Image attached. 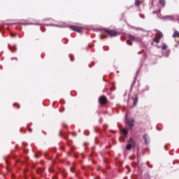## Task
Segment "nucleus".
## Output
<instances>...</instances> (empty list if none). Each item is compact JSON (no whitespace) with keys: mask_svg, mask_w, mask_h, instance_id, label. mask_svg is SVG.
Wrapping results in <instances>:
<instances>
[{"mask_svg":"<svg viewBox=\"0 0 179 179\" xmlns=\"http://www.w3.org/2000/svg\"><path fill=\"white\" fill-rule=\"evenodd\" d=\"M104 31L108 34L110 37H115L117 34V32L113 29H107L106 28L103 29Z\"/></svg>","mask_w":179,"mask_h":179,"instance_id":"1","label":"nucleus"},{"mask_svg":"<svg viewBox=\"0 0 179 179\" xmlns=\"http://www.w3.org/2000/svg\"><path fill=\"white\" fill-rule=\"evenodd\" d=\"M69 29H71V30H73L74 31H77V33H82V31H83V27H80L70 25Z\"/></svg>","mask_w":179,"mask_h":179,"instance_id":"2","label":"nucleus"},{"mask_svg":"<svg viewBox=\"0 0 179 179\" xmlns=\"http://www.w3.org/2000/svg\"><path fill=\"white\" fill-rule=\"evenodd\" d=\"M99 103L103 106L107 104V97L104 95H102L99 99Z\"/></svg>","mask_w":179,"mask_h":179,"instance_id":"3","label":"nucleus"},{"mask_svg":"<svg viewBox=\"0 0 179 179\" xmlns=\"http://www.w3.org/2000/svg\"><path fill=\"white\" fill-rule=\"evenodd\" d=\"M134 122H135V120L130 118L127 120V124L129 127L130 129H132V128H134Z\"/></svg>","mask_w":179,"mask_h":179,"instance_id":"4","label":"nucleus"},{"mask_svg":"<svg viewBox=\"0 0 179 179\" xmlns=\"http://www.w3.org/2000/svg\"><path fill=\"white\" fill-rule=\"evenodd\" d=\"M127 143L130 144L132 148H135L136 146V141H134V138H132L127 140Z\"/></svg>","mask_w":179,"mask_h":179,"instance_id":"5","label":"nucleus"},{"mask_svg":"<svg viewBox=\"0 0 179 179\" xmlns=\"http://www.w3.org/2000/svg\"><path fill=\"white\" fill-rule=\"evenodd\" d=\"M120 134H122V135H127L128 134V129H122L121 127H119Z\"/></svg>","mask_w":179,"mask_h":179,"instance_id":"6","label":"nucleus"},{"mask_svg":"<svg viewBox=\"0 0 179 179\" xmlns=\"http://www.w3.org/2000/svg\"><path fill=\"white\" fill-rule=\"evenodd\" d=\"M143 138L145 141V145H149V142L148 141V139H149V136H148V134H145L143 136Z\"/></svg>","mask_w":179,"mask_h":179,"instance_id":"7","label":"nucleus"},{"mask_svg":"<svg viewBox=\"0 0 179 179\" xmlns=\"http://www.w3.org/2000/svg\"><path fill=\"white\" fill-rule=\"evenodd\" d=\"M138 100H139V98L138 97V95H136L135 96V98L134 99V101H133V106L134 107H136V106H137L138 104Z\"/></svg>","mask_w":179,"mask_h":179,"instance_id":"8","label":"nucleus"},{"mask_svg":"<svg viewBox=\"0 0 179 179\" xmlns=\"http://www.w3.org/2000/svg\"><path fill=\"white\" fill-rule=\"evenodd\" d=\"M159 5H162L163 8L166 6V1L165 0H159Z\"/></svg>","mask_w":179,"mask_h":179,"instance_id":"9","label":"nucleus"},{"mask_svg":"<svg viewBox=\"0 0 179 179\" xmlns=\"http://www.w3.org/2000/svg\"><path fill=\"white\" fill-rule=\"evenodd\" d=\"M157 34L159 39L162 38V37H163V33H162V31L159 30H157Z\"/></svg>","mask_w":179,"mask_h":179,"instance_id":"10","label":"nucleus"},{"mask_svg":"<svg viewBox=\"0 0 179 179\" xmlns=\"http://www.w3.org/2000/svg\"><path fill=\"white\" fill-rule=\"evenodd\" d=\"M8 48H9V50H11V52H15V51H16V50H17V49H16V46H13V47L9 46Z\"/></svg>","mask_w":179,"mask_h":179,"instance_id":"11","label":"nucleus"},{"mask_svg":"<svg viewBox=\"0 0 179 179\" xmlns=\"http://www.w3.org/2000/svg\"><path fill=\"white\" fill-rule=\"evenodd\" d=\"M129 40H131V41H135V40H136V38H135V36H132V35H129L128 36Z\"/></svg>","mask_w":179,"mask_h":179,"instance_id":"12","label":"nucleus"},{"mask_svg":"<svg viewBox=\"0 0 179 179\" xmlns=\"http://www.w3.org/2000/svg\"><path fill=\"white\" fill-rule=\"evenodd\" d=\"M173 38L179 37V32H178V31H174L173 35Z\"/></svg>","mask_w":179,"mask_h":179,"instance_id":"13","label":"nucleus"},{"mask_svg":"<svg viewBox=\"0 0 179 179\" xmlns=\"http://www.w3.org/2000/svg\"><path fill=\"white\" fill-rule=\"evenodd\" d=\"M132 148H134V147L131 146V144H129V143H128V144L126 145V150H131V149H132Z\"/></svg>","mask_w":179,"mask_h":179,"instance_id":"14","label":"nucleus"},{"mask_svg":"<svg viewBox=\"0 0 179 179\" xmlns=\"http://www.w3.org/2000/svg\"><path fill=\"white\" fill-rule=\"evenodd\" d=\"M153 41H154L155 43H160V38H157V37H155L154 39H153Z\"/></svg>","mask_w":179,"mask_h":179,"instance_id":"15","label":"nucleus"},{"mask_svg":"<svg viewBox=\"0 0 179 179\" xmlns=\"http://www.w3.org/2000/svg\"><path fill=\"white\" fill-rule=\"evenodd\" d=\"M135 5L136 6H141V1L135 0Z\"/></svg>","mask_w":179,"mask_h":179,"instance_id":"16","label":"nucleus"},{"mask_svg":"<svg viewBox=\"0 0 179 179\" xmlns=\"http://www.w3.org/2000/svg\"><path fill=\"white\" fill-rule=\"evenodd\" d=\"M43 171H44V169H41V168H39L37 171H36V173L38 174H41V173H43Z\"/></svg>","mask_w":179,"mask_h":179,"instance_id":"17","label":"nucleus"},{"mask_svg":"<svg viewBox=\"0 0 179 179\" xmlns=\"http://www.w3.org/2000/svg\"><path fill=\"white\" fill-rule=\"evenodd\" d=\"M162 49L164 50V51H166V50H167V45L166 44H164L162 47Z\"/></svg>","mask_w":179,"mask_h":179,"instance_id":"18","label":"nucleus"},{"mask_svg":"<svg viewBox=\"0 0 179 179\" xmlns=\"http://www.w3.org/2000/svg\"><path fill=\"white\" fill-rule=\"evenodd\" d=\"M127 43L129 45H132V41H131V40H129V38H128V40L127 41Z\"/></svg>","mask_w":179,"mask_h":179,"instance_id":"19","label":"nucleus"},{"mask_svg":"<svg viewBox=\"0 0 179 179\" xmlns=\"http://www.w3.org/2000/svg\"><path fill=\"white\" fill-rule=\"evenodd\" d=\"M107 37H108V36H107V35H101L100 36L101 40H103V38H107Z\"/></svg>","mask_w":179,"mask_h":179,"instance_id":"20","label":"nucleus"},{"mask_svg":"<svg viewBox=\"0 0 179 179\" xmlns=\"http://www.w3.org/2000/svg\"><path fill=\"white\" fill-rule=\"evenodd\" d=\"M59 136H63V138H64V139H66V138H68V136H64V134H62V132L59 133Z\"/></svg>","mask_w":179,"mask_h":179,"instance_id":"21","label":"nucleus"},{"mask_svg":"<svg viewBox=\"0 0 179 179\" xmlns=\"http://www.w3.org/2000/svg\"><path fill=\"white\" fill-rule=\"evenodd\" d=\"M76 169V168H75V166H71V173H73V171H75Z\"/></svg>","mask_w":179,"mask_h":179,"instance_id":"22","label":"nucleus"},{"mask_svg":"<svg viewBox=\"0 0 179 179\" xmlns=\"http://www.w3.org/2000/svg\"><path fill=\"white\" fill-rule=\"evenodd\" d=\"M120 142H123V141H125V137H124V136H122V137H120Z\"/></svg>","mask_w":179,"mask_h":179,"instance_id":"23","label":"nucleus"},{"mask_svg":"<svg viewBox=\"0 0 179 179\" xmlns=\"http://www.w3.org/2000/svg\"><path fill=\"white\" fill-rule=\"evenodd\" d=\"M39 155H40V152H36V154H35V157H38V156H39Z\"/></svg>","mask_w":179,"mask_h":179,"instance_id":"24","label":"nucleus"},{"mask_svg":"<svg viewBox=\"0 0 179 179\" xmlns=\"http://www.w3.org/2000/svg\"><path fill=\"white\" fill-rule=\"evenodd\" d=\"M73 136H76V132H72Z\"/></svg>","mask_w":179,"mask_h":179,"instance_id":"25","label":"nucleus"},{"mask_svg":"<svg viewBox=\"0 0 179 179\" xmlns=\"http://www.w3.org/2000/svg\"><path fill=\"white\" fill-rule=\"evenodd\" d=\"M110 90H115V86H113L112 88H110Z\"/></svg>","mask_w":179,"mask_h":179,"instance_id":"26","label":"nucleus"},{"mask_svg":"<svg viewBox=\"0 0 179 179\" xmlns=\"http://www.w3.org/2000/svg\"><path fill=\"white\" fill-rule=\"evenodd\" d=\"M119 166H121L122 164V162H118Z\"/></svg>","mask_w":179,"mask_h":179,"instance_id":"27","label":"nucleus"},{"mask_svg":"<svg viewBox=\"0 0 179 179\" xmlns=\"http://www.w3.org/2000/svg\"><path fill=\"white\" fill-rule=\"evenodd\" d=\"M110 132H111L112 134H115V131H114L113 130H110Z\"/></svg>","mask_w":179,"mask_h":179,"instance_id":"28","label":"nucleus"},{"mask_svg":"<svg viewBox=\"0 0 179 179\" xmlns=\"http://www.w3.org/2000/svg\"><path fill=\"white\" fill-rule=\"evenodd\" d=\"M58 178L57 176H53L52 179H57Z\"/></svg>","mask_w":179,"mask_h":179,"instance_id":"29","label":"nucleus"},{"mask_svg":"<svg viewBox=\"0 0 179 179\" xmlns=\"http://www.w3.org/2000/svg\"><path fill=\"white\" fill-rule=\"evenodd\" d=\"M45 156H48V152H45Z\"/></svg>","mask_w":179,"mask_h":179,"instance_id":"30","label":"nucleus"},{"mask_svg":"<svg viewBox=\"0 0 179 179\" xmlns=\"http://www.w3.org/2000/svg\"><path fill=\"white\" fill-rule=\"evenodd\" d=\"M74 157H76V159H78V155H75Z\"/></svg>","mask_w":179,"mask_h":179,"instance_id":"31","label":"nucleus"},{"mask_svg":"<svg viewBox=\"0 0 179 179\" xmlns=\"http://www.w3.org/2000/svg\"><path fill=\"white\" fill-rule=\"evenodd\" d=\"M133 166H136V163L134 162Z\"/></svg>","mask_w":179,"mask_h":179,"instance_id":"32","label":"nucleus"},{"mask_svg":"<svg viewBox=\"0 0 179 179\" xmlns=\"http://www.w3.org/2000/svg\"><path fill=\"white\" fill-rule=\"evenodd\" d=\"M50 173H52V171H54V170L50 169Z\"/></svg>","mask_w":179,"mask_h":179,"instance_id":"33","label":"nucleus"},{"mask_svg":"<svg viewBox=\"0 0 179 179\" xmlns=\"http://www.w3.org/2000/svg\"><path fill=\"white\" fill-rule=\"evenodd\" d=\"M6 163L7 164H9V162H8V160L6 161Z\"/></svg>","mask_w":179,"mask_h":179,"instance_id":"34","label":"nucleus"},{"mask_svg":"<svg viewBox=\"0 0 179 179\" xmlns=\"http://www.w3.org/2000/svg\"><path fill=\"white\" fill-rule=\"evenodd\" d=\"M69 57L71 58V61H73V59H72L71 56H69Z\"/></svg>","mask_w":179,"mask_h":179,"instance_id":"35","label":"nucleus"},{"mask_svg":"<svg viewBox=\"0 0 179 179\" xmlns=\"http://www.w3.org/2000/svg\"><path fill=\"white\" fill-rule=\"evenodd\" d=\"M105 163H108V161H107V160H105Z\"/></svg>","mask_w":179,"mask_h":179,"instance_id":"36","label":"nucleus"},{"mask_svg":"<svg viewBox=\"0 0 179 179\" xmlns=\"http://www.w3.org/2000/svg\"><path fill=\"white\" fill-rule=\"evenodd\" d=\"M63 177H66V175L64 174V175H63Z\"/></svg>","mask_w":179,"mask_h":179,"instance_id":"37","label":"nucleus"},{"mask_svg":"<svg viewBox=\"0 0 179 179\" xmlns=\"http://www.w3.org/2000/svg\"><path fill=\"white\" fill-rule=\"evenodd\" d=\"M132 86H134V84L131 85V89L132 90Z\"/></svg>","mask_w":179,"mask_h":179,"instance_id":"38","label":"nucleus"},{"mask_svg":"<svg viewBox=\"0 0 179 179\" xmlns=\"http://www.w3.org/2000/svg\"><path fill=\"white\" fill-rule=\"evenodd\" d=\"M71 150H72V152H73V148H71Z\"/></svg>","mask_w":179,"mask_h":179,"instance_id":"39","label":"nucleus"},{"mask_svg":"<svg viewBox=\"0 0 179 179\" xmlns=\"http://www.w3.org/2000/svg\"><path fill=\"white\" fill-rule=\"evenodd\" d=\"M95 179H100V178H99V177H96Z\"/></svg>","mask_w":179,"mask_h":179,"instance_id":"40","label":"nucleus"},{"mask_svg":"<svg viewBox=\"0 0 179 179\" xmlns=\"http://www.w3.org/2000/svg\"><path fill=\"white\" fill-rule=\"evenodd\" d=\"M24 178H25V179H27V178L26 177V176H24Z\"/></svg>","mask_w":179,"mask_h":179,"instance_id":"41","label":"nucleus"},{"mask_svg":"<svg viewBox=\"0 0 179 179\" xmlns=\"http://www.w3.org/2000/svg\"><path fill=\"white\" fill-rule=\"evenodd\" d=\"M130 159H134V157H131Z\"/></svg>","mask_w":179,"mask_h":179,"instance_id":"42","label":"nucleus"},{"mask_svg":"<svg viewBox=\"0 0 179 179\" xmlns=\"http://www.w3.org/2000/svg\"><path fill=\"white\" fill-rule=\"evenodd\" d=\"M130 108H132V106H130Z\"/></svg>","mask_w":179,"mask_h":179,"instance_id":"43","label":"nucleus"},{"mask_svg":"<svg viewBox=\"0 0 179 179\" xmlns=\"http://www.w3.org/2000/svg\"><path fill=\"white\" fill-rule=\"evenodd\" d=\"M29 131H30V132H31V129H30Z\"/></svg>","mask_w":179,"mask_h":179,"instance_id":"44","label":"nucleus"},{"mask_svg":"<svg viewBox=\"0 0 179 179\" xmlns=\"http://www.w3.org/2000/svg\"><path fill=\"white\" fill-rule=\"evenodd\" d=\"M93 163H96V162L94 161Z\"/></svg>","mask_w":179,"mask_h":179,"instance_id":"45","label":"nucleus"},{"mask_svg":"<svg viewBox=\"0 0 179 179\" xmlns=\"http://www.w3.org/2000/svg\"><path fill=\"white\" fill-rule=\"evenodd\" d=\"M49 160H51V158H50Z\"/></svg>","mask_w":179,"mask_h":179,"instance_id":"46","label":"nucleus"},{"mask_svg":"<svg viewBox=\"0 0 179 179\" xmlns=\"http://www.w3.org/2000/svg\"><path fill=\"white\" fill-rule=\"evenodd\" d=\"M115 160H117V158H115Z\"/></svg>","mask_w":179,"mask_h":179,"instance_id":"47","label":"nucleus"}]
</instances>
